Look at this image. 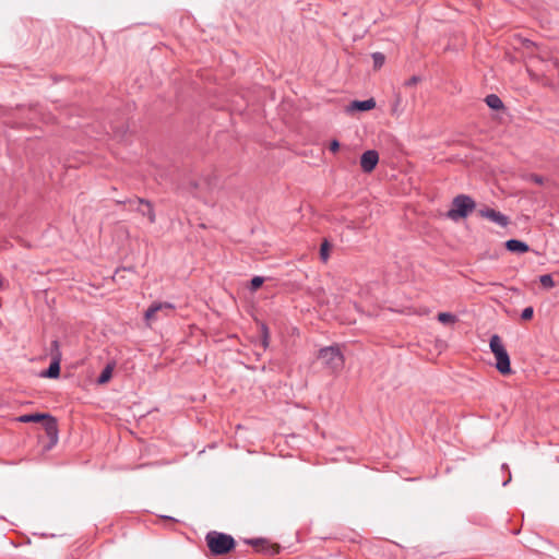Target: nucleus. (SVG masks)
Returning <instances> with one entry per match:
<instances>
[{
  "label": "nucleus",
  "mask_w": 559,
  "mask_h": 559,
  "mask_svg": "<svg viewBox=\"0 0 559 559\" xmlns=\"http://www.w3.org/2000/svg\"><path fill=\"white\" fill-rule=\"evenodd\" d=\"M489 347L493 354L497 370L503 376L510 374V357L499 335L495 334L490 337Z\"/></svg>",
  "instance_id": "obj_1"
},
{
  "label": "nucleus",
  "mask_w": 559,
  "mask_h": 559,
  "mask_svg": "<svg viewBox=\"0 0 559 559\" xmlns=\"http://www.w3.org/2000/svg\"><path fill=\"white\" fill-rule=\"evenodd\" d=\"M20 423H38L44 421V428L46 430L47 437L50 439L52 445L58 442V425L55 417L49 414L44 413H35V414H25L17 418Z\"/></svg>",
  "instance_id": "obj_2"
},
{
  "label": "nucleus",
  "mask_w": 559,
  "mask_h": 559,
  "mask_svg": "<svg viewBox=\"0 0 559 559\" xmlns=\"http://www.w3.org/2000/svg\"><path fill=\"white\" fill-rule=\"evenodd\" d=\"M205 540L207 547L214 555L228 554L235 547V540L230 535L216 531L209 532Z\"/></svg>",
  "instance_id": "obj_3"
},
{
  "label": "nucleus",
  "mask_w": 559,
  "mask_h": 559,
  "mask_svg": "<svg viewBox=\"0 0 559 559\" xmlns=\"http://www.w3.org/2000/svg\"><path fill=\"white\" fill-rule=\"evenodd\" d=\"M319 359H321L322 364L332 372L341 370L344 366V357L338 347L335 346L321 348L319 352Z\"/></svg>",
  "instance_id": "obj_4"
},
{
  "label": "nucleus",
  "mask_w": 559,
  "mask_h": 559,
  "mask_svg": "<svg viewBox=\"0 0 559 559\" xmlns=\"http://www.w3.org/2000/svg\"><path fill=\"white\" fill-rule=\"evenodd\" d=\"M175 311V306L171 302H153L145 311L144 319L147 325L162 317H169Z\"/></svg>",
  "instance_id": "obj_5"
},
{
  "label": "nucleus",
  "mask_w": 559,
  "mask_h": 559,
  "mask_svg": "<svg viewBox=\"0 0 559 559\" xmlns=\"http://www.w3.org/2000/svg\"><path fill=\"white\" fill-rule=\"evenodd\" d=\"M475 202L465 194L456 195V217H466L475 210Z\"/></svg>",
  "instance_id": "obj_6"
},
{
  "label": "nucleus",
  "mask_w": 559,
  "mask_h": 559,
  "mask_svg": "<svg viewBox=\"0 0 559 559\" xmlns=\"http://www.w3.org/2000/svg\"><path fill=\"white\" fill-rule=\"evenodd\" d=\"M130 207L138 211L141 215L146 216L150 223L155 222V213L151 202L143 199H136L134 201H130Z\"/></svg>",
  "instance_id": "obj_7"
},
{
  "label": "nucleus",
  "mask_w": 559,
  "mask_h": 559,
  "mask_svg": "<svg viewBox=\"0 0 559 559\" xmlns=\"http://www.w3.org/2000/svg\"><path fill=\"white\" fill-rule=\"evenodd\" d=\"M379 162V154L374 150H368L360 157V167L364 173H371Z\"/></svg>",
  "instance_id": "obj_8"
},
{
  "label": "nucleus",
  "mask_w": 559,
  "mask_h": 559,
  "mask_svg": "<svg viewBox=\"0 0 559 559\" xmlns=\"http://www.w3.org/2000/svg\"><path fill=\"white\" fill-rule=\"evenodd\" d=\"M478 213L481 217L487 218L501 227H506L509 224V217L493 209H483L479 210Z\"/></svg>",
  "instance_id": "obj_9"
},
{
  "label": "nucleus",
  "mask_w": 559,
  "mask_h": 559,
  "mask_svg": "<svg viewBox=\"0 0 559 559\" xmlns=\"http://www.w3.org/2000/svg\"><path fill=\"white\" fill-rule=\"evenodd\" d=\"M376 107V102L373 98L365 99V100H354L350 103L348 109L349 110H358V111H367L373 109Z\"/></svg>",
  "instance_id": "obj_10"
},
{
  "label": "nucleus",
  "mask_w": 559,
  "mask_h": 559,
  "mask_svg": "<svg viewBox=\"0 0 559 559\" xmlns=\"http://www.w3.org/2000/svg\"><path fill=\"white\" fill-rule=\"evenodd\" d=\"M506 248L511 252L525 253L530 247L524 241L518 239H510L506 242Z\"/></svg>",
  "instance_id": "obj_11"
},
{
  "label": "nucleus",
  "mask_w": 559,
  "mask_h": 559,
  "mask_svg": "<svg viewBox=\"0 0 559 559\" xmlns=\"http://www.w3.org/2000/svg\"><path fill=\"white\" fill-rule=\"evenodd\" d=\"M60 361L58 359H51L49 367L41 372V377L55 379L60 374Z\"/></svg>",
  "instance_id": "obj_12"
},
{
  "label": "nucleus",
  "mask_w": 559,
  "mask_h": 559,
  "mask_svg": "<svg viewBox=\"0 0 559 559\" xmlns=\"http://www.w3.org/2000/svg\"><path fill=\"white\" fill-rule=\"evenodd\" d=\"M114 368H115V362L107 364L106 367L100 372L99 377L97 378V383L98 384L107 383L112 377Z\"/></svg>",
  "instance_id": "obj_13"
},
{
  "label": "nucleus",
  "mask_w": 559,
  "mask_h": 559,
  "mask_svg": "<svg viewBox=\"0 0 559 559\" xmlns=\"http://www.w3.org/2000/svg\"><path fill=\"white\" fill-rule=\"evenodd\" d=\"M260 336H261V346L263 349H266L270 344V331L266 324L261 323L260 325Z\"/></svg>",
  "instance_id": "obj_14"
},
{
  "label": "nucleus",
  "mask_w": 559,
  "mask_h": 559,
  "mask_svg": "<svg viewBox=\"0 0 559 559\" xmlns=\"http://www.w3.org/2000/svg\"><path fill=\"white\" fill-rule=\"evenodd\" d=\"M486 104L491 108V109H501L503 107V103L502 100L495 94H490L486 97Z\"/></svg>",
  "instance_id": "obj_15"
},
{
  "label": "nucleus",
  "mask_w": 559,
  "mask_h": 559,
  "mask_svg": "<svg viewBox=\"0 0 559 559\" xmlns=\"http://www.w3.org/2000/svg\"><path fill=\"white\" fill-rule=\"evenodd\" d=\"M50 356H51V359L61 360V358H62V354L60 350V344L57 340H53L50 344Z\"/></svg>",
  "instance_id": "obj_16"
},
{
  "label": "nucleus",
  "mask_w": 559,
  "mask_h": 559,
  "mask_svg": "<svg viewBox=\"0 0 559 559\" xmlns=\"http://www.w3.org/2000/svg\"><path fill=\"white\" fill-rule=\"evenodd\" d=\"M539 282L545 288H552L555 286V281L550 274L542 275Z\"/></svg>",
  "instance_id": "obj_17"
},
{
  "label": "nucleus",
  "mask_w": 559,
  "mask_h": 559,
  "mask_svg": "<svg viewBox=\"0 0 559 559\" xmlns=\"http://www.w3.org/2000/svg\"><path fill=\"white\" fill-rule=\"evenodd\" d=\"M438 320L442 323H454V314L451 312H441L438 314Z\"/></svg>",
  "instance_id": "obj_18"
},
{
  "label": "nucleus",
  "mask_w": 559,
  "mask_h": 559,
  "mask_svg": "<svg viewBox=\"0 0 559 559\" xmlns=\"http://www.w3.org/2000/svg\"><path fill=\"white\" fill-rule=\"evenodd\" d=\"M263 282H264L263 277L254 276L250 282V289L253 292L257 290L258 288H260L262 286Z\"/></svg>",
  "instance_id": "obj_19"
},
{
  "label": "nucleus",
  "mask_w": 559,
  "mask_h": 559,
  "mask_svg": "<svg viewBox=\"0 0 559 559\" xmlns=\"http://www.w3.org/2000/svg\"><path fill=\"white\" fill-rule=\"evenodd\" d=\"M372 59L374 62V67H381L384 63V55L381 52H373Z\"/></svg>",
  "instance_id": "obj_20"
},
{
  "label": "nucleus",
  "mask_w": 559,
  "mask_h": 559,
  "mask_svg": "<svg viewBox=\"0 0 559 559\" xmlns=\"http://www.w3.org/2000/svg\"><path fill=\"white\" fill-rule=\"evenodd\" d=\"M320 255H321V259L323 261H326L328 258H329V243L328 241H324L322 245H321V248H320Z\"/></svg>",
  "instance_id": "obj_21"
},
{
  "label": "nucleus",
  "mask_w": 559,
  "mask_h": 559,
  "mask_svg": "<svg viewBox=\"0 0 559 559\" xmlns=\"http://www.w3.org/2000/svg\"><path fill=\"white\" fill-rule=\"evenodd\" d=\"M533 314H534L533 308L532 307H526L525 309H523L521 318L523 320H531L533 318Z\"/></svg>",
  "instance_id": "obj_22"
},
{
  "label": "nucleus",
  "mask_w": 559,
  "mask_h": 559,
  "mask_svg": "<svg viewBox=\"0 0 559 559\" xmlns=\"http://www.w3.org/2000/svg\"><path fill=\"white\" fill-rule=\"evenodd\" d=\"M420 81V78L417 75L411 76L407 81H405V86H414Z\"/></svg>",
  "instance_id": "obj_23"
},
{
  "label": "nucleus",
  "mask_w": 559,
  "mask_h": 559,
  "mask_svg": "<svg viewBox=\"0 0 559 559\" xmlns=\"http://www.w3.org/2000/svg\"><path fill=\"white\" fill-rule=\"evenodd\" d=\"M329 148L332 153H336L340 148V142L337 140H332Z\"/></svg>",
  "instance_id": "obj_24"
},
{
  "label": "nucleus",
  "mask_w": 559,
  "mask_h": 559,
  "mask_svg": "<svg viewBox=\"0 0 559 559\" xmlns=\"http://www.w3.org/2000/svg\"><path fill=\"white\" fill-rule=\"evenodd\" d=\"M454 215H455V212H454V201H453L452 205L450 206V209L447 212V217L454 219Z\"/></svg>",
  "instance_id": "obj_25"
},
{
  "label": "nucleus",
  "mask_w": 559,
  "mask_h": 559,
  "mask_svg": "<svg viewBox=\"0 0 559 559\" xmlns=\"http://www.w3.org/2000/svg\"><path fill=\"white\" fill-rule=\"evenodd\" d=\"M204 185H205V186H206V188H209V189H211L212 187H214V186H215V183H214V182H212V180H211V179H206V180L204 181Z\"/></svg>",
  "instance_id": "obj_26"
},
{
  "label": "nucleus",
  "mask_w": 559,
  "mask_h": 559,
  "mask_svg": "<svg viewBox=\"0 0 559 559\" xmlns=\"http://www.w3.org/2000/svg\"><path fill=\"white\" fill-rule=\"evenodd\" d=\"M5 287V281L3 278H0V289H3Z\"/></svg>",
  "instance_id": "obj_27"
}]
</instances>
